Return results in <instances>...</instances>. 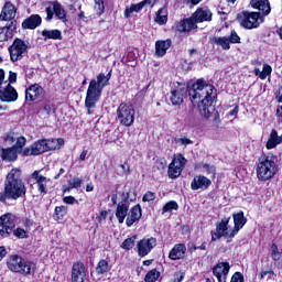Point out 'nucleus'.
I'll return each instance as SVG.
<instances>
[{"label": "nucleus", "instance_id": "obj_1", "mask_svg": "<svg viewBox=\"0 0 282 282\" xmlns=\"http://www.w3.org/2000/svg\"><path fill=\"white\" fill-rule=\"evenodd\" d=\"M186 94H188L189 100L194 105H198L200 116H204L206 119L213 117V113L216 111L215 100H217V89H215V86L204 82V79H198L189 88L186 84H177L175 89L171 91L170 100L172 105H182Z\"/></svg>", "mask_w": 282, "mask_h": 282}, {"label": "nucleus", "instance_id": "obj_42", "mask_svg": "<svg viewBox=\"0 0 282 282\" xmlns=\"http://www.w3.org/2000/svg\"><path fill=\"white\" fill-rule=\"evenodd\" d=\"M97 274H105L109 272V262L107 260H100L96 268Z\"/></svg>", "mask_w": 282, "mask_h": 282}, {"label": "nucleus", "instance_id": "obj_21", "mask_svg": "<svg viewBox=\"0 0 282 282\" xmlns=\"http://www.w3.org/2000/svg\"><path fill=\"white\" fill-rule=\"evenodd\" d=\"M41 96H43V87L39 84H34L25 90V99L30 102H34V100H37Z\"/></svg>", "mask_w": 282, "mask_h": 282}, {"label": "nucleus", "instance_id": "obj_19", "mask_svg": "<svg viewBox=\"0 0 282 282\" xmlns=\"http://www.w3.org/2000/svg\"><path fill=\"white\" fill-rule=\"evenodd\" d=\"M147 6H155V0H143L137 4H131L130 8H126L124 10L126 19H131V14L133 12H140L144 8H147Z\"/></svg>", "mask_w": 282, "mask_h": 282}, {"label": "nucleus", "instance_id": "obj_49", "mask_svg": "<svg viewBox=\"0 0 282 282\" xmlns=\"http://www.w3.org/2000/svg\"><path fill=\"white\" fill-rule=\"evenodd\" d=\"M19 137V134L14 133V132H9L3 137L4 142H8V144H14V142H17V138Z\"/></svg>", "mask_w": 282, "mask_h": 282}, {"label": "nucleus", "instance_id": "obj_28", "mask_svg": "<svg viewBox=\"0 0 282 282\" xmlns=\"http://www.w3.org/2000/svg\"><path fill=\"white\" fill-rule=\"evenodd\" d=\"M184 254H186V245L178 243L170 251L169 257L172 261H177L184 259Z\"/></svg>", "mask_w": 282, "mask_h": 282}, {"label": "nucleus", "instance_id": "obj_5", "mask_svg": "<svg viewBox=\"0 0 282 282\" xmlns=\"http://www.w3.org/2000/svg\"><path fill=\"white\" fill-rule=\"evenodd\" d=\"M7 268L11 272H18L19 274H24L28 276L29 274H34L36 270V264L34 262H30L21 258V256H10L7 260Z\"/></svg>", "mask_w": 282, "mask_h": 282}, {"label": "nucleus", "instance_id": "obj_22", "mask_svg": "<svg viewBox=\"0 0 282 282\" xmlns=\"http://www.w3.org/2000/svg\"><path fill=\"white\" fill-rule=\"evenodd\" d=\"M171 39L167 40H159L155 42V56L158 58H162V56H166V52L172 45Z\"/></svg>", "mask_w": 282, "mask_h": 282}, {"label": "nucleus", "instance_id": "obj_61", "mask_svg": "<svg viewBox=\"0 0 282 282\" xmlns=\"http://www.w3.org/2000/svg\"><path fill=\"white\" fill-rule=\"evenodd\" d=\"M129 197H130L129 192L121 193V203L129 205Z\"/></svg>", "mask_w": 282, "mask_h": 282}, {"label": "nucleus", "instance_id": "obj_32", "mask_svg": "<svg viewBox=\"0 0 282 282\" xmlns=\"http://www.w3.org/2000/svg\"><path fill=\"white\" fill-rule=\"evenodd\" d=\"M271 259L279 270H282V252L279 251L276 243L271 245Z\"/></svg>", "mask_w": 282, "mask_h": 282}, {"label": "nucleus", "instance_id": "obj_13", "mask_svg": "<svg viewBox=\"0 0 282 282\" xmlns=\"http://www.w3.org/2000/svg\"><path fill=\"white\" fill-rule=\"evenodd\" d=\"M155 246H158V239H155L154 237L140 240L137 243L139 257H147V254H149V252H151V250H153Z\"/></svg>", "mask_w": 282, "mask_h": 282}, {"label": "nucleus", "instance_id": "obj_10", "mask_svg": "<svg viewBox=\"0 0 282 282\" xmlns=\"http://www.w3.org/2000/svg\"><path fill=\"white\" fill-rule=\"evenodd\" d=\"M29 43L21 40L15 39L12 45L9 46V54L12 63H17V61H21L25 53L28 52Z\"/></svg>", "mask_w": 282, "mask_h": 282}, {"label": "nucleus", "instance_id": "obj_34", "mask_svg": "<svg viewBox=\"0 0 282 282\" xmlns=\"http://www.w3.org/2000/svg\"><path fill=\"white\" fill-rule=\"evenodd\" d=\"M42 36L44 37V41H47V39H52L53 41H63V33L61 30H43Z\"/></svg>", "mask_w": 282, "mask_h": 282}, {"label": "nucleus", "instance_id": "obj_52", "mask_svg": "<svg viewBox=\"0 0 282 282\" xmlns=\"http://www.w3.org/2000/svg\"><path fill=\"white\" fill-rule=\"evenodd\" d=\"M13 235L18 237V239H28V231L23 228L15 229Z\"/></svg>", "mask_w": 282, "mask_h": 282}, {"label": "nucleus", "instance_id": "obj_31", "mask_svg": "<svg viewBox=\"0 0 282 282\" xmlns=\"http://www.w3.org/2000/svg\"><path fill=\"white\" fill-rule=\"evenodd\" d=\"M279 144H282V134L279 135V132L276 130H272L265 147L270 151V149H276Z\"/></svg>", "mask_w": 282, "mask_h": 282}, {"label": "nucleus", "instance_id": "obj_30", "mask_svg": "<svg viewBox=\"0 0 282 282\" xmlns=\"http://www.w3.org/2000/svg\"><path fill=\"white\" fill-rule=\"evenodd\" d=\"M127 215H129V205L127 203H118L116 208V217L119 224H124Z\"/></svg>", "mask_w": 282, "mask_h": 282}, {"label": "nucleus", "instance_id": "obj_4", "mask_svg": "<svg viewBox=\"0 0 282 282\" xmlns=\"http://www.w3.org/2000/svg\"><path fill=\"white\" fill-rule=\"evenodd\" d=\"M279 169L272 156L263 155L259 159L257 164L256 173L260 182H268L272 180L278 173Z\"/></svg>", "mask_w": 282, "mask_h": 282}, {"label": "nucleus", "instance_id": "obj_62", "mask_svg": "<svg viewBox=\"0 0 282 282\" xmlns=\"http://www.w3.org/2000/svg\"><path fill=\"white\" fill-rule=\"evenodd\" d=\"M23 225L25 226L26 229H30L34 225V220H32L30 218H24L23 219Z\"/></svg>", "mask_w": 282, "mask_h": 282}, {"label": "nucleus", "instance_id": "obj_33", "mask_svg": "<svg viewBox=\"0 0 282 282\" xmlns=\"http://www.w3.org/2000/svg\"><path fill=\"white\" fill-rule=\"evenodd\" d=\"M17 30V21H12L9 25L0 29V41H8V39H12V32Z\"/></svg>", "mask_w": 282, "mask_h": 282}, {"label": "nucleus", "instance_id": "obj_27", "mask_svg": "<svg viewBox=\"0 0 282 282\" xmlns=\"http://www.w3.org/2000/svg\"><path fill=\"white\" fill-rule=\"evenodd\" d=\"M31 177L36 182L40 193H47L46 188L47 183L50 182L47 177L41 175V173L36 170L31 174Z\"/></svg>", "mask_w": 282, "mask_h": 282}, {"label": "nucleus", "instance_id": "obj_63", "mask_svg": "<svg viewBox=\"0 0 282 282\" xmlns=\"http://www.w3.org/2000/svg\"><path fill=\"white\" fill-rule=\"evenodd\" d=\"M8 83H9V85L11 83H17V73H14L12 70L9 72V82Z\"/></svg>", "mask_w": 282, "mask_h": 282}, {"label": "nucleus", "instance_id": "obj_56", "mask_svg": "<svg viewBox=\"0 0 282 282\" xmlns=\"http://www.w3.org/2000/svg\"><path fill=\"white\" fill-rule=\"evenodd\" d=\"M20 153V155H34V148L33 145H31L30 148H25L24 150H21V152H18Z\"/></svg>", "mask_w": 282, "mask_h": 282}, {"label": "nucleus", "instance_id": "obj_59", "mask_svg": "<svg viewBox=\"0 0 282 282\" xmlns=\"http://www.w3.org/2000/svg\"><path fill=\"white\" fill-rule=\"evenodd\" d=\"M64 204H76V198L74 196H65L63 198Z\"/></svg>", "mask_w": 282, "mask_h": 282}, {"label": "nucleus", "instance_id": "obj_43", "mask_svg": "<svg viewBox=\"0 0 282 282\" xmlns=\"http://www.w3.org/2000/svg\"><path fill=\"white\" fill-rule=\"evenodd\" d=\"M160 279V272L156 269L149 271L145 275V282H156Z\"/></svg>", "mask_w": 282, "mask_h": 282}, {"label": "nucleus", "instance_id": "obj_26", "mask_svg": "<svg viewBox=\"0 0 282 282\" xmlns=\"http://www.w3.org/2000/svg\"><path fill=\"white\" fill-rule=\"evenodd\" d=\"M247 221H248V219L243 216V212L234 214V225L235 226L232 228L231 237H236L237 232H239L241 230V228H243V226H246Z\"/></svg>", "mask_w": 282, "mask_h": 282}, {"label": "nucleus", "instance_id": "obj_3", "mask_svg": "<svg viewBox=\"0 0 282 282\" xmlns=\"http://www.w3.org/2000/svg\"><path fill=\"white\" fill-rule=\"evenodd\" d=\"M206 21H213V12L208 7L198 8L191 19L181 20L175 23V30L177 32H191L196 30L197 23H204Z\"/></svg>", "mask_w": 282, "mask_h": 282}, {"label": "nucleus", "instance_id": "obj_44", "mask_svg": "<svg viewBox=\"0 0 282 282\" xmlns=\"http://www.w3.org/2000/svg\"><path fill=\"white\" fill-rule=\"evenodd\" d=\"M135 239H138V237H135V236H132V237L126 239L122 242L121 248L123 250H131L133 248V246H135Z\"/></svg>", "mask_w": 282, "mask_h": 282}, {"label": "nucleus", "instance_id": "obj_54", "mask_svg": "<svg viewBox=\"0 0 282 282\" xmlns=\"http://www.w3.org/2000/svg\"><path fill=\"white\" fill-rule=\"evenodd\" d=\"M156 195L155 193L153 192H147L144 195H143V202H154Z\"/></svg>", "mask_w": 282, "mask_h": 282}, {"label": "nucleus", "instance_id": "obj_29", "mask_svg": "<svg viewBox=\"0 0 282 282\" xmlns=\"http://www.w3.org/2000/svg\"><path fill=\"white\" fill-rule=\"evenodd\" d=\"M42 21L41 15L32 14L30 18L23 21L22 28L24 30H36V28L41 25Z\"/></svg>", "mask_w": 282, "mask_h": 282}, {"label": "nucleus", "instance_id": "obj_6", "mask_svg": "<svg viewBox=\"0 0 282 282\" xmlns=\"http://www.w3.org/2000/svg\"><path fill=\"white\" fill-rule=\"evenodd\" d=\"M109 80H111V70H109L107 75L100 73L97 76V80L91 79L87 89V100L93 101L100 98L102 90L109 85Z\"/></svg>", "mask_w": 282, "mask_h": 282}, {"label": "nucleus", "instance_id": "obj_39", "mask_svg": "<svg viewBox=\"0 0 282 282\" xmlns=\"http://www.w3.org/2000/svg\"><path fill=\"white\" fill-rule=\"evenodd\" d=\"M83 180L79 177H73L68 181V187L64 188V193L72 191V188H80Z\"/></svg>", "mask_w": 282, "mask_h": 282}, {"label": "nucleus", "instance_id": "obj_24", "mask_svg": "<svg viewBox=\"0 0 282 282\" xmlns=\"http://www.w3.org/2000/svg\"><path fill=\"white\" fill-rule=\"evenodd\" d=\"M251 8H254V10H259L262 12L263 17H268L271 12L270 8V1L269 0H251L250 1Z\"/></svg>", "mask_w": 282, "mask_h": 282}, {"label": "nucleus", "instance_id": "obj_23", "mask_svg": "<svg viewBox=\"0 0 282 282\" xmlns=\"http://www.w3.org/2000/svg\"><path fill=\"white\" fill-rule=\"evenodd\" d=\"M142 218V207L140 205H135L131 208L130 215L126 219V225L128 228H131L135 221H140Z\"/></svg>", "mask_w": 282, "mask_h": 282}, {"label": "nucleus", "instance_id": "obj_40", "mask_svg": "<svg viewBox=\"0 0 282 282\" xmlns=\"http://www.w3.org/2000/svg\"><path fill=\"white\" fill-rule=\"evenodd\" d=\"M25 142H28V139H25V137L23 135H18L15 139V144L12 145V148L18 151V153H21V151L23 150V148L25 147Z\"/></svg>", "mask_w": 282, "mask_h": 282}, {"label": "nucleus", "instance_id": "obj_37", "mask_svg": "<svg viewBox=\"0 0 282 282\" xmlns=\"http://www.w3.org/2000/svg\"><path fill=\"white\" fill-rule=\"evenodd\" d=\"M34 155H41V153H46L47 151V145L45 142V139L37 140L32 144Z\"/></svg>", "mask_w": 282, "mask_h": 282}, {"label": "nucleus", "instance_id": "obj_35", "mask_svg": "<svg viewBox=\"0 0 282 282\" xmlns=\"http://www.w3.org/2000/svg\"><path fill=\"white\" fill-rule=\"evenodd\" d=\"M210 43H213L214 45H218V47H221V50H230V41L227 36H214L210 39Z\"/></svg>", "mask_w": 282, "mask_h": 282}, {"label": "nucleus", "instance_id": "obj_64", "mask_svg": "<svg viewBox=\"0 0 282 282\" xmlns=\"http://www.w3.org/2000/svg\"><path fill=\"white\" fill-rule=\"evenodd\" d=\"M275 98L278 102L282 104V87L279 88Z\"/></svg>", "mask_w": 282, "mask_h": 282}, {"label": "nucleus", "instance_id": "obj_47", "mask_svg": "<svg viewBox=\"0 0 282 282\" xmlns=\"http://www.w3.org/2000/svg\"><path fill=\"white\" fill-rule=\"evenodd\" d=\"M200 169H203V171H205V173H207V175H213V177H215V173L217 171L215 165L205 163V164L200 165Z\"/></svg>", "mask_w": 282, "mask_h": 282}, {"label": "nucleus", "instance_id": "obj_58", "mask_svg": "<svg viewBox=\"0 0 282 282\" xmlns=\"http://www.w3.org/2000/svg\"><path fill=\"white\" fill-rule=\"evenodd\" d=\"M230 282H243V274H241V272L234 273Z\"/></svg>", "mask_w": 282, "mask_h": 282}, {"label": "nucleus", "instance_id": "obj_51", "mask_svg": "<svg viewBox=\"0 0 282 282\" xmlns=\"http://www.w3.org/2000/svg\"><path fill=\"white\" fill-rule=\"evenodd\" d=\"M95 11L97 14L105 12V0H95Z\"/></svg>", "mask_w": 282, "mask_h": 282}, {"label": "nucleus", "instance_id": "obj_15", "mask_svg": "<svg viewBox=\"0 0 282 282\" xmlns=\"http://www.w3.org/2000/svg\"><path fill=\"white\" fill-rule=\"evenodd\" d=\"M87 276V269L83 262H74L72 267L70 281L72 282H85Z\"/></svg>", "mask_w": 282, "mask_h": 282}, {"label": "nucleus", "instance_id": "obj_14", "mask_svg": "<svg viewBox=\"0 0 282 282\" xmlns=\"http://www.w3.org/2000/svg\"><path fill=\"white\" fill-rule=\"evenodd\" d=\"M0 100L2 102H17L19 100V93L9 83L0 88Z\"/></svg>", "mask_w": 282, "mask_h": 282}, {"label": "nucleus", "instance_id": "obj_48", "mask_svg": "<svg viewBox=\"0 0 282 282\" xmlns=\"http://www.w3.org/2000/svg\"><path fill=\"white\" fill-rule=\"evenodd\" d=\"M174 141H175V144H180V147H188V144H193V140L186 137L176 138Z\"/></svg>", "mask_w": 282, "mask_h": 282}, {"label": "nucleus", "instance_id": "obj_38", "mask_svg": "<svg viewBox=\"0 0 282 282\" xmlns=\"http://www.w3.org/2000/svg\"><path fill=\"white\" fill-rule=\"evenodd\" d=\"M155 21L159 25H165L166 21H169V12L166 11V8L159 9Z\"/></svg>", "mask_w": 282, "mask_h": 282}, {"label": "nucleus", "instance_id": "obj_17", "mask_svg": "<svg viewBox=\"0 0 282 282\" xmlns=\"http://www.w3.org/2000/svg\"><path fill=\"white\" fill-rule=\"evenodd\" d=\"M228 272H230V264L228 262H219L213 269V274L218 282H226L228 279Z\"/></svg>", "mask_w": 282, "mask_h": 282}, {"label": "nucleus", "instance_id": "obj_36", "mask_svg": "<svg viewBox=\"0 0 282 282\" xmlns=\"http://www.w3.org/2000/svg\"><path fill=\"white\" fill-rule=\"evenodd\" d=\"M46 142V151H54L56 149H61L65 144V140L63 139H45Z\"/></svg>", "mask_w": 282, "mask_h": 282}, {"label": "nucleus", "instance_id": "obj_25", "mask_svg": "<svg viewBox=\"0 0 282 282\" xmlns=\"http://www.w3.org/2000/svg\"><path fill=\"white\" fill-rule=\"evenodd\" d=\"M0 158H2L4 162H17L19 152L13 147L7 149L0 148Z\"/></svg>", "mask_w": 282, "mask_h": 282}, {"label": "nucleus", "instance_id": "obj_41", "mask_svg": "<svg viewBox=\"0 0 282 282\" xmlns=\"http://www.w3.org/2000/svg\"><path fill=\"white\" fill-rule=\"evenodd\" d=\"M178 208L180 205H177V202L170 200L163 206L162 214L164 215V213H173V210H178Z\"/></svg>", "mask_w": 282, "mask_h": 282}, {"label": "nucleus", "instance_id": "obj_7", "mask_svg": "<svg viewBox=\"0 0 282 282\" xmlns=\"http://www.w3.org/2000/svg\"><path fill=\"white\" fill-rule=\"evenodd\" d=\"M238 21L246 30H254V28H259L265 20L259 12L243 11L238 14Z\"/></svg>", "mask_w": 282, "mask_h": 282}, {"label": "nucleus", "instance_id": "obj_18", "mask_svg": "<svg viewBox=\"0 0 282 282\" xmlns=\"http://www.w3.org/2000/svg\"><path fill=\"white\" fill-rule=\"evenodd\" d=\"M210 184H213V182L208 177L204 175H197L193 178L191 183V188L192 191H206L208 189Z\"/></svg>", "mask_w": 282, "mask_h": 282}, {"label": "nucleus", "instance_id": "obj_20", "mask_svg": "<svg viewBox=\"0 0 282 282\" xmlns=\"http://www.w3.org/2000/svg\"><path fill=\"white\" fill-rule=\"evenodd\" d=\"M17 17V7L12 2H6L0 13V21H12Z\"/></svg>", "mask_w": 282, "mask_h": 282}, {"label": "nucleus", "instance_id": "obj_50", "mask_svg": "<svg viewBox=\"0 0 282 282\" xmlns=\"http://www.w3.org/2000/svg\"><path fill=\"white\" fill-rule=\"evenodd\" d=\"M98 100H100V98H97L96 100H93V101H88L87 93H86L85 107L88 111V116H91V109H94V107H96V102H98Z\"/></svg>", "mask_w": 282, "mask_h": 282}, {"label": "nucleus", "instance_id": "obj_55", "mask_svg": "<svg viewBox=\"0 0 282 282\" xmlns=\"http://www.w3.org/2000/svg\"><path fill=\"white\" fill-rule=\"evenodd\" d=\"M9 84L8 80H6V70L0 68V89L2 87H6V85Z\"/></svg>", "mask_w": 282, "mask_h": 282}, {"label": "nucleus", "instance_id": "obj_45", "mask_svg": "<svg viewBox=\"0 0 282 282\" xmlns=\"http://www.w3.org/2000/svg\"><path fill=\"white\" fill-rule=\"evenodd\" d=\"M272 74V66L269 64H263L262 72L260 73L261 80H265L268 76Z\"/></svg>", "mask_w": 282, "mask_h": 282}, {"label": "nucleus", "instance_id": "obj_46", "mask_svg": "<svg viewBox=\"0 0 282 282\" xmlns=\"http://www.w3.org/2000/svg\"><path fill=\"white\" fill-rule=\"evenodd\" d=\"M67 215V208L65 206L55 207V217L56 219H63Z\"/></svg>", "mask_w": 282, "mask_h": 282}, {"label": "nucleus", "instance_id": "obj_11", "mask_svg": "<svg viewBox=\"0 0 282 282\" xmlns=\"http://www.w3.org/2000/svg\"><path fill=\"white\" fill-rule=\"evenodd\" d=\"M186 158H184V155L182 154H177L176 156L173 158L167 169V175L170 180H177V177L182 175V172L186 166Z\"/></svg>", "mask_w": 282, "mask_h": 282}, {"label": "nucleus", "instance_id": "obj_8", "mask_svg": "<svg viewBox=\"0 0 282 282\" xmlns=\"http://www.w3.org/2000/svg\"><path fill=\"white\" fill-rule=\"evenodd\" d=\"M117 120L123 127H132L135 121V109L132 105L121 102L117 109Z\"/></svg>", "mask_w": 282, "mask_h": 282}, {"label": "nucleus", "instance_id": "obj_53", "mask_svg": "<svg viewBox=\"0 0 282 282\" xmlns=\"http://www.w3.org/2000/svg\"><path fill=\"white\" fill-rule=\"evenodd\" d=\"M229 43H241V37L237 34V31H231L229 37H227Z\"/></svg>", "mask_w": 282, "mask_h": 282}, {"label": "nucleus", "instance_id": "obj_60", "mask_svg": "<svg viewBox=\"0 0 282 282\" xmlns=\"http://www.w3.org/2000/svg\"><path fill=\"white\" fill-rule=\"evenodd\" d=\"M265 276H269V279L271 276H274V271L273 270L262 271L260 274V279H265Z\"/></svg>", "mask_w": 282, "mask_h": 282}, {"label": "nucleus", "instance_id": "obj_16", "mask_svg": "<svg viewBox=\"0 0 282 282\" xmlns=\"http://www.w3.org/2000/svg\"><path fill=\"white\" fill-rule=\"evenodd\" d=\"M14 218H12L10 214L0 217V235L2 237L11 235L12 230H14Z\"/></svg>", "mask_w": 282, "mask_h": 282}, {"label": "nucleus", "instance_id": "obj_57", "mask_svg": "<svg viewBox=\"0 0 282 282\" xmlns=\"http://www.w3.org/2000/svg\"><path fill=\"white\" fill-rule=\"evenodd\" d=\"M52 111H54V105L46 104L43 107V112L45 113V116L47 117L52 116Z\"/></svg>", "mask_w": 282, "mask_h": 282}, {"label": "nucleus", "instance_id": "obj_2", "mask_svg": "<svg viewBox=\"0 0 282 282\" xmlns=\"http://www.w3.org/2000/svg\"><path fill=\"white\" fill-rule=\"evenodd\" d=\"M28 194V187L25 182H23L21 169H12L6 180L4 188L0 193L1 204H7V202H17V199H23Z\"/></svg>", "mask_w": 282, "mask_h": 282}, {"label": "nucleus", "instance_id": "obj_12", "mask_svg": "<svg viewBox=\"0 0 282 282\" xmlns=\"http://www.w3.org/2000/svg\"><path fill=\"white\" fill-rule=\"evenodd\" d=\"M46 21H52L54 14L59 21H63V23L67 21V12H65V9H63V6H61L58 1L53 2L52 7L46 8Z\"/></svg>", "mask_w": 282, "mask_h": 282}, {"label": "nucleus", "instance_id": "obj_9", "mask_svg": "<svg viewBox=\"0 0 282 282\" xmlns=\"http://www.w3.org/2000/svg\"><path fill=\"white\" fill-rule=\"evenodd\" d=\"M228 224H230V217H225L216 224V230L212 232V241H217L221 237H225V239H235L232 229L228 228Z\"/></svg>", "mask_w": 282, "mask_h": 282}]
</instances>
